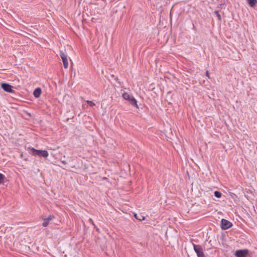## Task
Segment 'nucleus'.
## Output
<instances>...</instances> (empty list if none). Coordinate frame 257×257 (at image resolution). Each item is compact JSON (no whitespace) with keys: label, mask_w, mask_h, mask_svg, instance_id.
Segmentation results:
<instances>
[{"label":"nucleus","mask_w":257,"mask_h":257,"mask_svg":"<svg viewBox=\"0 0 257 257\" xmlns=\"http://www.w3.org/2000/svg\"><path fill=\"white\" fill-rule=\"evenodd\" d=\"M28 149L29 153L33 156H38L39 157L47 158L49 155L48 152L45 150H36L33 148H29Z\"/></svg>","instance_id":"obj_1"},{"label":"nucleus","mask_w":257,"mask_h":257,"mask_svg":"<svg viewBox=\"0 0 257 257\" xmlns=\"http://www.w3.org/2000/svg\"><path fill=\"white\" fill-rule=\"evenodd\" d=\"M122 97L124 99L128 100L133 106H135L136 108H139V106L137 104V101L132 95H130L128 93L125 92L123 93Z\"/></svg>","instance_id":"obj_2"},{"label":"nucleus","mask_w":257,"mask_h":257,"mask_svg":"<svg viewBox=\"0 0 257 257\" xmlns=\"http://www.w3.org/2000/svg\"><path fill=\"white\" fill-rule=\"evenodd\" d=\"M249 253L247 249H237L234 253L236 257H246Z\"/></svg>","instance_id":"obj_3"},{"label":"nucleus","mask_w":257,"mask_h":257,"mask_svg":"<svg viewBox=\"0 0 257 257\" xmlns=\"http://www.w3.org/2000/svg\"><path fill=\"white\" fill-rule=\"evenodd\" d=\"M194 249L198 257H204V254L202 246L200 245L193 244Z\"/></svg>","instance_id":"obj_4"},{"label":"nucleus","mask_w":257,"mask_h":257,"mask_svg":"<svg viewBox=\"0 0 257 257\" xmlns=\"http://www.w3.org/2000/svg\"><path fill=\"white\" fill-rule=\"evenodd\" d=\"M232 224L230 221L225 219H222L221 220V228L223 230H226L230 228Z\"/></svg>","instance_id":"obj_5"},{"label":"nucleus","mask_w":257,"mask_h":257,"mask_svg":"<svg viewBox=\"0 0 257 257\" xmlns=\"http://www.w3.org/2000/svg\"><path fill=\"white\" fill-rule=\"evenodd\" d=\"M59 55L62 59L64 67L67 69L68 67V56L62 51H60Z\"/></svg>","instance_id":"obj_6"},{"label":"nucleus","mask_w":257,"mask_h":257,"mask_svg":"<svg viewBox=\"0 0 257 257\" xmlns=\"http://www.w3.org/2000/svg\"><path fill=\"white\" fill-rule=\"evenodd\" d=\"M2 88L7 92H12L13 91L12 86L8 83H2L1 84Z\"/></svg>","instance_id":"obj_7"},{"label":"nucleus","mask_w":257,"mask_h":257,"mask_svg":"<svg viewBox=\"0 0 257 257\" xmlns=\"http://www.w3.org/2000/svg\"><path fill=\"white\" fill-rule=\"evenodd\" d=\"M41 92V89L39 87H38L34 90L33 92V95L36 98H38L40 97Z\"/></svg>","instance_id":"obj_8"},{"label":"nucleus","mask_w":257,"mask_h":257,"mask_svg":"<svg viewBox=\"0 0 257 257\" xmlns=\"http://www.w3.org/2000/svg\"><path fill=\"white\" fill-rule=\"evenodd\" d=\"M134 216L137 220L139 221L144 220L145 219V217L142 216L141 214H135Z\"/></svg>","instance_id":"obj_9"},{"label":"nucleus","mask_w":257,"mask_h":257,"mask_svg":"<svg viewBox=\"0 0 257 257\" xmlns=\"http://www.w3.org/2000/svg\"><path fill=\"white\" fill-rule=\"evenodd\" d=\"M247 3L251 7H254L257 4V0H247Z\"/></svg>","instance_id":"obj_10"},{"label":"nucleus","mask_w":257,"mask_h":257,"mask_svg":"<svg viewBox=\"0 0 257 257\" xmlns=\"http://www.w3.org/2000/svg\"><path fill=\"white\" fill-rule=\"evenodd\" d=\"M6 179L5 176L0 173V184L4 183V180Z\"/></svg>","instance_id":"obj_11"},{"label":"nucleus","mask_w":257,"mask_h":257,"mask_svg":"<svg viewBox=\"0 0 257 257\" xmlns=\"http://www.w3.org/2000/svg\"><path fill=\"white\" fill-rule=\"evenodd\" d=\"M221 193L218 191H215L214 192V196L217 198H220L221 197Z\"/></svg>","instance_id":"obj_12"},{"label":"nucleus","mask_w":257,"mask_h":257,"mask_svg":"<svg viewBox=\"0 0 257 257\" xmlns=\"http://www.w3.org/2000/svg\"><path fill=\"white\" fill-rule=\"evenodd\" d=\"M49 223V221L48 220H47V219L46 218H45L44 219V221L42 223V225L44 227H47Z\"/></svg>","instance_id":"obj_13"},{"label":"nucleus","mask_w":257,"mask_h":257,"mask_svg":"<svg viewBox=\"0 0 257 257\" xmlns=\"http://www.w3.org/2000/svg\"><path fill=\"white\" fill-rule=\"evenodd\" d=\"M214 13L216 15V17H217L218 20L219 21H221V17L220 15L219 14V12L218 11H215L214 12Z\"/></svg>","instance_id":"obj_14"},{"label":"nucleus","mask_w":257,"mask_h":257,"mask_svg":"<svg viewBox=\"0 0 257 257\" xmlns=\"http://www.w3.org/2000/svg\"><path fill=\"white\" fill-rule=\"evenodd\" d=\"M86 102L90 106H93L95 105L94 103L90 100H87Z\"/></svg>","instance_id":"obj_15"},{"label":"nucleus","mask_w":257,"mask_h":257,"mask_svg":"<svg viewBox=\"0 0 257 257\" xmlns=\"http://www.w3.org/2000/svg\"><path fill=\"white\" fill-rule=\"evenodd\" d=\"M54 218V216L53 215H50L48 218H46V219L50 222V221L52 220Z\"/></svg>","instance_id":"obj_16"},{"label":"nucleus","mask_w":257,"mask_h":257,"mask_svg":"<svg viewBox=\"0 0 257 257\" xmlns=\"http://www.w3.org/2000/svg\"><path fill=\"white\" fill-rule=\"evenodd\" d=\"M206 76L208 78H210V75H209V71L207 70L206 71Z\"/></svg>","instance_id":"obj_17"},{"label":"nucleus","mask_w":257,"mask_h":257,"mask_svg":"<svg viewBox=\"0 0 257 257\" xmlns=\"http://www.w3.org/2000/svg\"><path fill=\"white\" fill-rule=\"evenodd\" d=\"M89 221L90 223H91L92 224H93V225H94V223H93V221L92 220V219L91 218H89Z\"/></svg>","instance_id":"obj_18"},{"label":"nucleus","mask_w":257,"mask_h":257,"mask_svg":"<svg viewBox=\"0 0 257 257\" xmlns=\"http://www.w3.org/2000/svg\"><path fill=\"white\" fill-rule=\"evenodd\" d=\"M61 162L64 164H66L67 163L65 161H61Z\"/></svg>","instance_id":"obj_19"}]
</instances>
